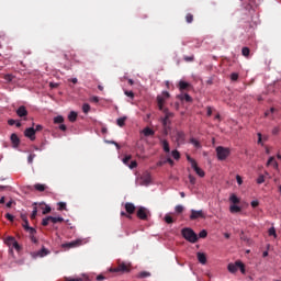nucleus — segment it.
<instances>
[{
  "label": "nucleus",
  "mask_w": 281,
  "mask_h": 281,
  "mask_svg": "<svg viewBox=\"0 0 281 281\" xmlns=\"http://www.w3.org/2000/svg\"><path fill=\"white\" fill-rule=\"evenodd\" d=\"M165 117L160 119V122L162 124L164 133L165 135H168V131H170V117H175V113L168 111V109L164 110Z\"/></svg>",
  "instance_id": "obj_1"
},
{
  "label": "nucleus",
  "mask_w": 281,
  "mask_h": 281,
  "mask_svg": "<svg viewBox=\"0 0 281 281\" xmlns=\"http://www.w3.org/2000/svg\"><path fill=\"white\" fill-rule=\"evenodd\" d=\"M181 234L183 236V238H186V240H188L189 243H196L199 240V236L196 235V233H194V231L192 228H183L181 231Z\"/></svg>",
  "instance_id": "obj_2"
},
{
  "label": "nucleus",
  "mask_w": 281,
  "mask_h": 281,
  "mask_svg": "<svg viewBox=\"0 0 281 281\" xmlns=\"http://www.w3.org/2000/svg\"><path fill=\"white\" fill-rule=\"evenodd\" d=\"M131 263L128 262H119V266L116 268H111V273H131Z\"/></svg>",
  "instance_id": "obj_3"
},
{
  "label": "nucleus",
  "mask_w": 281,
  "mask_h": 281,
  "mask_svg": "<svg viewBox=\"0 0 281 281\" xmlns=\"http://www.w3.org/2000/svg\"><path fill=\"white\" fill-rule=\"evenodd\" d=\"M229 148L223 146L216 147V155L220 161H225V159L229 157Z\"/></svg>",
  "instance_id": "obj_4"
},
{
  "label": "nucleus",
  "mask_w": 281,
  "mask_h": 281,
  "mask_svg": "<svg viewBox=\"0 0 281 281\" xmlns=\"http://www.w3.org/2000/svg\"><path fill=\"white\" fill-rule=\"evenodd\" d=\"M176 139L177 146H182V144H186V133L182 131H177L176 135L173 136Z\"/></svg>",
  "instance_id": "obj_5"
},
{
  "label": "nucleus",
  "mask_w": 281,
  "mask_h": 281,
  "mask_svg": "<svg viewBox=\"0 0 281 281\" xmlns=\"http://www.w3.org/2000/svg\"><path fill=\"white\" fill-rule=\"evenodd\" d=\"M82 245V240L76 239L69 243H65L61 245L63 249H74L75 247H80Z\"/></svg>",
  "instance_id": "obj_6"
},
{
  "label": "nucleus",
  "mask_w": 281,
  "mask_h": 281,
  "mask_svg": "<svg viewBox=\"0 0 281 281\" xmlns=\"http://www.w3.org/2000/svg\"><path fill=\"white\" fill-rule=\"evenodd\" d=\"M137 218L140 221H148V210L144 206H140L136 213Z\"/></svg>",
  "instance_id": "obj_7"
},
{
  "label": "nucleus",
  "mask_w": 281,
  "mask_h": 281,
  "mask_svg": "<svg viewBox=\"0 0 281 281\" xmlns=\"http://www.w3.org/2000/svg\"><path fill=\"white\" fill-rule=\"evenodd\" d=\"M196 218H205V214H203L202 211H196V210L192 209L190 220L196 221Z\"/></svg>",
  "instance_id": "obj_8"
},
{
  "label": "nucleus",
  "mask_w": 281,
  "mask_h": 281,
  "mask_svg": "<svg viewBox=\"0 0 281 281\" xmlns=\"http://www.w3.org/2000/svg\"><path fill=\"white\" fill-rule=\"evenodd\" d=\"M24 135L25 137H29L31 142H34V139H36V130H34V127H29L25 130Z\"/></svg>",
  "instance_id": "obj_9"
},
{
  "label": "nucleus",
  "mask_w": 281,
  "mask_h": 281,
  "mask_svg": "<svg viewBox=\"0 0 281 281\" xmlns=\"http://www.w3.org/2000/svg\"><path fill=\"white\" fill-rule=\"evenodd\" d=\"M7 244L12 246L18 251H21V249H22L21 245H19V241H16V239L14 237H8L7 238Z\"/></svg>",
  "instance_id": "obj_10"
},
{
  "label": "nucleus",
  "mask_w": 281,
  "mask_h": 281,
  "mask_svg": "<svg viewBox=\"0 0 281 281\" xmlns=\"http://www.w3.org/2000/svg\"><path fill=\"white\" fill-rule=\"evenodd\" d=\"M11 144L13 148H19L20 144H21V139L19 138V136L16 134H11Z\"/></svg>",
  "instance_id": "obj_11"
},
{
  "label": "nucleus",
  "mask_w": 281,
  "mask_h": 281,
  "mask_svg": "<svg viewBox=\"0 0 281 281\" xmlns=\"http://www.w3.org/2000/svg\"><path fill=\"white\" fill-rule=\"evenodd\" d=\"M16 115L18 117H23V120H25V117H27V109L24 105H21L16 110Z\"/></svg>",
  "instance_id": "obj_12"
},
{
  "label": "nucleus",
  "mask_w": 281,
  "mask_h": 281,
  "mask_svg": "<svg viewBox=\"0 0 281 281\" xmlns=\"http://www.w3.org/2000/svg\"><path fill=\"white\" fill-rule=\"evenodd\" d=\"M135 204L131 203V202H126L125 203V211L127 214H135Z\"/></svg>",
  "instance_id": "obj_13"
},
{
  "label": "nucleus",
  "mask_w": 281,
  "mask_h": 281,
  "mask_svg": "<svg viewBox=\"0 0 281 281\" xmlns=\"http://www.w3.org/2000/svg\"><path fill=\"white\" fill-rule=\"evenodd\" d=\"M191 168H193L198 177H205V171H203V169H201L196 162Z\"/></svg>",
  "instance_id": "obj_14"
},
{
  "label": "nucleus",
  "mask_w": 281,
  "mask_h": 281,
  "mask_svg": "<svg viewBox=\"0 0 281 281\" xmlns=\"http://www.w3.org/2000/svg\"><path fill=\"white\" fill-rule=\"evenodd\" d=\"M227 269L229 273H236V271H238V261L235 263H228Z\"/></svg>",
  "instance_id": "obj_15"
},
{
  "label": "nucleus",
  "mask_w": 281,
  "mask_h": 281,
  "mask_svg": "<svg viewBox=\"0 0 281 281\" xmlns=\"http://www.w3.org/2000/svg\"><path fill=\"white\" fill-rule=\"evenodd\" d=\"M196 256H198V260H199V262H200L201 265H206V262H207V257L205 256V254H203V252H198Z\"/></svg>",
  "instance_id": "obj_16"
},
{
  "label": "nucleus",
  "mask_w": 281,
  "mask_h": 281,
  "mask_svg": "<svg viewBox=\"0 0 281 281\" xmlns=\"http://www.w3.org/2000/svg\"><path fill=\"white\" fill-rule=\"evenodd\" d=\"M178 99L181 100V102H192V97H190L188 93L179 94Z\"/></svg>",
  "instance_id": "obj_17"
},
{
  "label": "nucleus",
  "mask_w": 281,
  "mask_h": 281,
  "mask_svg": "<svg viewBox=\"0 0 281 281\" xmlns=\"http://www.w3.org/2000/svg\"><path fill=\"white\" fill-rule=\"evenodd\" d=\"M143 134L145 135V137H151L153 135H155V131H153L150 127H145L143 130Z\"/></svg>",
  "instance_id": "obj_18"
},
{
  "label": "nucleus",
  "mask_w": 281,
  "mask_h": 281,
  "mask_svg": "<svg viewBox=\"0 0 281 281\" xmlns=\"http://www.w3.org/2000/svg\"><path fill=\"white\" fill-rule=\"evenodd\" d=\"M48 218L54 225H56V223H65V218L63 217L48 216Z\"/></svg>",
  "instance_id": "obj_19"
},
{
  "label": "nucleus",
  "mask_w": 281,
  "mask_h": 281,
  "mask_svg": "<svg viewBox=\"0 0 281 281\" xmlns=\"http://www.w3.org/2000/svg\"><path fill=\"white\" fill-rule=\"evenodd\" d=\"M229 212L231 214H238V212H241V209L240 206L233 204L229 206Z\"/></svg>",
  "instance_id": "obj_20"
},
{
  "label": "nucleus",
  "mask_w": 281,
  "mask_h": 281,
  "mask_svg": "<svg viewBox=\"0 0 281 281\" xmlns=\"http://www.w3.org/2000/svg\"><path fill=\"white\" fill-rule=\"evenodd\" d=\"M229 201L231 203H233L234 205H238V203H240V199H238V196L236 194H231L229 196Z\"/></svg>",
  "instance_id": "obj_21"
},
{
  "label": "nucleus",
  "mask_w": 281,
  "mask_h": 281,
  "mask_svg": "<svg viewBox=\"0 0 281 281\" xmlns=\"http://www.w3.org/2000/svg\"><path fill=\"white\" fill-rule=\"evenodd\" d=\"M68 120L69 122H76L78 120V113H76L75 111H71L68 115Z\"/></svg>",
  "instance_id": "obj_22"
},
{
  "label": "nucleus",
  "mask_w": 281,
  "mask_h": 281,
  "mask_svg": "<svg viewBox=\"0 0 281 281\" xmlns=\"http://www.w3.org/2000/svg\"><path fill=\"white\" fill-rule=\"evenodd\" d=\"M49 254V250H47V248L43 247L40 251H37V256H40V258H45V256H47Z\"/></svg>",
  "instance_id": "obj_23"
},
{
  "label": "nucleus",
  "mask_w": 281,
  "mask_h": 281,
  "mask_svg": "<svg viewBox=\"0 0 281 281\" xmlns=\"http://www.w3.org/2000/svg\"><path fill=\"white\" fill-rule=\"evenodd\" d=\"M162 144V149L165 150V153H170V144L168 143V140L164 139L161 140Z\"/></svg>",
  "instance_id": "obj_24"
},
{
  "label": "nucleus",
  "mask_w": 281,
  "mask_h": 281,
  "mask_svg": "<svg viewBox=\"0 0 281 281\" xmlns=\"http://www.w3.org/2000/svg\"><path fill=\"white\" fill-rule=\"evenodd\" d=\"M189 87H190V83H188V82H186V81H180V82H179V89H180V91H186Z\"/></svg>",
  "instance_id": "obj_25"
},
{
  "label": "nucleus",
  "mask_w": 281,
  "mask_h": 281,
  "mask_svg": "<svg viewBox=\"0 0 281 281\" xmlns=\"http://www.w3.org/2000/svg\"><path fill=\"white\" fill-rule=\"evenodd\" d=\"M34 188H35V190H37V192H45L47 187L45 184H42V183H36L34 186Z\"/></svg>",
  "instance_id": "obj_26"
},
{
  "label": "nucleus",
  "mask_w": 281,
  "mask_h": 281,
  "mask_svg": "<svg viewBox=\"0 0 281 281\" xmlns=\"http://www.w3.org/2000/svg\"><path fill=\"white\" fill-rule=\"evenodd\" d=\"M273 166L274 168H278V161H276V157H270L267 161V166Z\"/></svg>",
  "instance_id": "obj_27"
},
{
  "label": "nucleus",
  "mask_w": 281,
  "mask_h": 281,
  "mask_svg": "<svg viewBox=\"0 0 281 281\" xmlns=\"http://www.w3.org/2000/svg\"><path fill=\"white\" fill-rule=\"evenodd\" d=\"M63 122H65V117H63V115L54 117V124H63Z\"/></svg>",
  "instance_id": "obj_28"
},
{
  "label": "nucleus",
  "mask_w": 281,
  "mask_h": 281,
  "mask_svg": "<svg viewBox=\"0 0 281 281\" xmlns=\"http://www.w3.org/2000/svg\"><path fill=\"white\" fill-rule=\"evenodd\" d=\"M190 144H192L194 148H201V143L196 140V138H190Z\"/></svg>",
  "instance_id": "obj_29"
},
{
  "label": "nucleus",
  "mask_w": 281,
  "mask_h": 281,
  "mask_svg": "<svg viewBox=\"0 0 281 281\" xmlns=\"http://www.w3.org/2000/svg\"><path fill=\"white\" fill-rule=\"evenodd\" d=\"M116 124L117 126H124V124H126V116L120 117L116 120Z\"/></svg>",
  "instance_id": "obj_30"
},
{
  "label": "nucleus",
  "mask_w": 281,
  "mask_h": 281,
  "mask_svg": "<svg viewBox=\"0 0 281 281\" xmlns=\"http://www.w3.org/2000/svg\"><path fill=\"white\" fill-rule=\"evenodd\" d=\"M250 49H249V47H243L241 48V54H243V56H245V58H249V54H250Z\"/></svg>",
  "instance_id": "obj_31"
},
{
  "label": "nucleus",
  "mask_w": 281,
  "mask_h": 281,
  "mask_svg": "<svg viewBox=\"0 0 281 281\" xmlns=\"http://www.w3.org/2000/svg\"><path fill=\"white\" fill-rule=\"evenodd\" d=\"M183 210H186V209H184L183 205H181V204H178V205H176V207H175L176 214H183Z\"/></svg>",
  "instance_id": "obj_32"
},
{
  "label": "nucleus",
  "mask_w": 281,
  "mask_h": 281,
  "mask_svg": "<svg viewBox=\"0 0 281 281\" xmlns=\"http://www.w3.org/2000/svg\"><path fill=\"white\" fill-rule=\"evenodd\" d=\"M171 155H172L173 159H176V160L181 159V154L177 149L172 150Z\"/></svg>",
  "instance_id": "obj_33"
},
{
  "label": "nucleus",
  "mask_w": 281,
  "mask_h": 281,
  "mask_svg": "<svg viewBox=\"0 0 281 281\" xmlns=\"http://www.w3.org/2000/svg\"><path fill=\"white\" fill-rule=\"evenodd\" d=\"M237 265H238V269L239 271L245 274V263H243V261L237 260Z\"/></svg>",
  "instance_id": "obj_34"
},
{
  "label": "nucleus",
  "mask_w": 281,
  "mask_h": 281,
  "mask_svg": "<svg viewBox=\"0 0 281 281\" xmlns=\"http://www.w3.org/2000/svg\"><path fill=\"white\" fill-rule=\"evenodd\" d=\"M165 222L168 225H171V223H175V220L172 218V216H170L169 214L165 215Z\"/></svg>",
  "instance_id": "obj_35"
},
{
  "label": "nucleus",
  "mask_w": 281,
  "mask_h": 281,
  "mask_svg": "<svg viewBox=\"0 0 281 281\" xmlns=\"http://www.w3.org/2000/svg\"><path fill=\"white\" fill-rule=\"evenodd\" d=\"M89 111H91V105H89V103H85L82 105V112L87 114Z\"/></svg>",
  "instance_id": "obj_36"
},
{
  "label": "nucleus",
  "mask_w": 281,
  "mask_h": 281,
  "mask_svg": "<svg viewBox=\"0 0 281 281\" xmlns=\"http://www.w3.org/2000/svg\"><path fill=\"white\" fill-rule=\"evenodd\" d=\"M186 21L187 23H192V21H194V15L192 13H188L186 15Z\"/></svg>",
  "instance_id": "obj_37"
},
{
  "label": "nucleus",
  "mask_w": 281,
  "mask_h": 281,
  "mask_svg": "<svg viewBox=\"0 0 281 281\" xmlns=\"http://www.w3.org/2000/svg\"><path fill=\"white\" fill-rule=\"evenodd\" d=\"M269 236H273L274 238H278V234L276 233V228L271 227L268 231Z\"/></svg>",
  "instance_id": "obj_38"
},
{
  "label": "nucleus",
  "mask_w": 281,
  "mask_h": 281,
  "mask_svg": "<svg viewBox=\"0 0 281 281\" xmlns=\"http://www.w3.org/2000/svg\"><path fill=\"white\" fill-rule=\"evenodd\" d=\"M58 210H59L60 212H63V210H67V203H65V202H59V203H58Z\"/></svg>",
  "instance_id": "obj_39"
},
{
  "label": "nucleus",
  "mask_w": 281,
  "mask_h": 281,
  "mask_svg": "<svg viewBox=\"0 0 281 281\" xmlns=\"http://www.w3.org/2000/svg\"><path fill=\"white\" fill-rule=\"evenodd\" d=\"M49 223H50L49 216L43 218V221H42L43 227H47V225H49Z\"/></svg>",
  "instance_id": "obj_40"
},
{
  "label": "nucleus",
  "mask_w": 281,
  "mask_h": 281,
  "mask_svg": "<svg viewBox=\"0 0 281 281\" xmlns=\"http://www.w3.org/2000/svg\"><path fill=\"white\" fill-rule=\"evenodd\" d=\"M143 181H144L145 186H148V183H150V175L144 176Z\"/></svg>",
  "instance_id": "obj_41"
},
{
  "label": "nucleus",
  "mask_w": 281,
  "mask_h": 281,
  "mask_svg": "<svg viewBox=\"0 0 281 281\" xmlns=\"http://www.w3.org/2000/svg\"><path fill=\"white\" fill-rule=\"evenodd\" d=\"M124 94L127 95V98H131L132 100L133 98H135V93L133 91L125 90Z\"/></svg>",
  "instance_id": "obj_42"
},
{
  "label": "nucleus",
  "mask_w": 281,
  "mask_h": 281,
  "mask_svg": "<svg viewBox=\"0 0 281 281\" xmlns=\"http://www.w3.org/2000/svg\"><path fill=\"white\" fill-rule=\"evenodd\" d=\"M257 137H258L257 144H259L260 146H265V143H262V134L258 133Z\"/></svg>",
  "instance_id": "obj_43"
},
{
  "label": "nucleus",
  "mask_w": 281,
  "mask_h": 281,
  "mask_svg": "<svg viewBox=\"0 0 281 281\" xmlns=\"http://www.w3.org/2000/svg\"><path fill=\"white\" fill-rule=\"evenodd\" d=\"M200 238H207V231L203 229L199 233Z\"/></svg>",
  "instance_id": "obj_44"
},
{
  "label": "nucleus",
  "mask_w": 281,
  "mask_h": 281,
  "mask_svg": "<svg viewBox=\"0 0 281 281\" xmlns=\"http://www.w3.org/2000/svg\"><path fill=\"white\" fill-rule=\"evenodd\" d=\"M4 216H5V218H7L8 221H10L11 223H14V215H12V214H10V213H7Z\"/></svg>",
  "instance_id": "obj_45"
},
{
  "label": "nucleus",
  "mask_w": 281,
  "mask_h": 281,
  "mask_svg": "<svg viewBox=\"0 0 281 281\" xmlns=\"http://www.w3.org/2000/svg\"><path fill=\"white\" fill-rule=\"evenodd\" d=\"M189 181H190L191 186H194L196 183V178L192 175H189Z\"/></svg>",
  "instance_id": "obj_46"
},
{
  "label": "nucleus",
  "mask_w": 281,
  "mask_h": 281,
  "mask_svg": "<svg viewBox=\"0 0 281 281\" xmlns=\"http://www.w3.org/2000/svg\"><path fill=\"white\" fill-rule=\"evenodd\" d=\"M183 59L186 60V63H192L194 60V56H184Z\"/></svg>",
  "instance_id": "obj_47"
},
{
  "label": "nucleus",
  "mask_w": 281,
  "mask_h": 281,
  "mask_svg": "<svg viewBox=\"0 0 281 281\" xmlns=\"http://www.w3.org/2000/svg\"><path fill=\"white\" fill-rule=\"evenodd\" d=\"M38 214V210L36 207H34L32 214H31V220L34 221V218H36V215Z\"/></svg>",
  "instance_id": "obj_48"
},
{
  "label": "nucleus",
  "mask_w": 281,
  "mask_h": 281,
  "mask_svg": "<svg viewBox=\"0 0 281 281\" xmlns=\"http://www.w3.org/2000/svg\"><path fill=\"white\" fill-rule=\"evenodd\" d=\"M157 102H158V104H165L166 99L164 97H161V95H158L157 97Z\"/></svg>",
  "instance_id": "obj_49"
},
{
  "label": "nucleus",
  "mask_w": 281,
  "mask_h": 281,
  "mask_svg": "<svg viewBox=\"0 0 281 281\" xmlns=\"http://www.w3.org/2000/svg\"><path fill=\"white\" fill-rule=\"evenodd\" d=\"M26 232L30 234V236H35V234H36L35 228L32 226Z\"/></svg>",
  "instance_id": "obj_50"
},
{
  "label": "nucleus",
  "mask_w": 281,
  "mask_h": 281,
  "mask_svg": "<svg viewBox=\"0 0 281 281\" xmlns=\"http://www.w3.org/2000/svg\"><path fill=\"white\" fill-rule=\"evenodd\" d=\"M139 278H150V272L143 271L139 273Z\"/></svg>",
  "instance_id": "obj_51"
},
{
  "label": "nucleus",
  "mask_w": 281,
  "mask_h": 281,
  "mask_svg": "<svg viewBox=\"0 0 281 281\" xmlns=\"http://www.w3.org/2000/svg\"><path fill=\"white\" fill-rule=\"evenodd\" d=\"M34 157H36V154H31V155H29V157H27V162H29V164H33Z\"/></svg>",
  "instance_id": "obj_52"
},
{
  "label": "nucleus",
  "mask_w": 281,
  "mask_h": 281,
  "mask_svg": "<svg viewBox=\"0 0 281 281\" xmlns=\"http://www.w3.org/2000/svg\"><path fill=\"white\" fill-rule=\"evenodd\" d=\"M132 158H133V156H131V155L126 156L125 158H123V164L128 166V161H131Z\"/></svg>",
  "instance_id": "obj_53"
},
{
  "label": "nucleus",
  "mask_w": 281,
  "mask_h": 281,
  "mask_svg": "<svg viewBox=\"0 0 281 281\" xmlns=\"http://www.w3.org/2000/svg\"><path fill=\"white\" fill-rule=\"evenodd\" d=\"M231 80H233L234 82H236V80H238V72H233L231 75Z\"/></svg>",
  "instance_id": "obj_54"
},
{
  "label": "nucleus",
  "mask_w": 281,
  "mask_h": 281,
  "mask_svg": "<svg viewBox=\"0 0 281 281\" xmlns=\"http://www.w3.org/2000/svg\"><path fill=\"white\" fill-rule=\"evenodd\" d=\"M187 160L190 161L191 167H193L196 164V160H194L192 157H190L189 155L187 156Z\"/></svg>",
  "instance_id": "obj_55"
},
{
  "label": "nucleus",
  "mask_w": 281,
  "mask_h": 281,
  "mask_svg": "<svg viewBox=\"0 0 281 281\" xmlns=\"http://www.w3.org/2000/svg\"><path fill=\"white\" fill-rule=\"evenodd\" d=\"M22 226H23V228L25 229V232H27L29 231V228L31 227L30 226V222L26 220V222H24L23 224H22Z\"/></svg>",
  "instance_id": "obj_56"
},
{
  "label": "nucleus",
  "mask_w": 281,
  "mask_h": 281,
  "mask_svg": "<svg viewBox=\"0 0 281 281\" xmlns=\"http://www.w3.org/2000/svg\"><path fill=\"white\" fill-rule=\"evenodd\" d=\"M90 102H94V104H98L100 102V99L98 97H91Z\"/></svg>",
  "instance_id": "obj_57"
},
{
  "label": "nucleus",
  "mask_w": 281,
  "mask_h": 281,
  "mask_svg": "<svg viewBox=\"0 0 281 281\" xmlns=\"http://www.w3.org/2000/svg\"><path fill=\"white\" fill-rule=\"evenodd\" d=\"M257 183H265V176H259L257 179Z\"/></svg>",
  "instance_id": "obj_58"
},
{
  "label": "nucleus",
  "mask_w": 281,
  "mask_h": 281,
  "mask_svg": "<svg viewBox=\"0 0 281 281\" xmlns=\"http://www.w3.org/2000/svg\"><path fill=\"white\" fill-rule=\"evenodd\" d=\"M131 170H133V168H137V161L133 160L130 166Z\"/></svg>",
  "instance_id": "obj_59"
},
{
  "label": "nucleus",
  "mask_w": 281,
  "mask_h": 281,
  "mask_svg": "<svg viewBox=\"0 0 281 281\" xmlns=\"http://www.w3.org/2000/svg\"><path fill=\"white\" fill-rule=\"evenodd\" d=\"M236 181L238 183V186H243V178L240 176H236Z\"/></svg>",
  "instance_id": "obj_60"
},
{
  "label": "nucleus",
  "mask_w": 281,
  "mask_h": 281,
  "mask_svg": "<svg viewBox=\"0 0 281 281\" xmlns=\"http://www.w3.org/2000/svg\"><path fill=\"white\" fill-rule=\"evenodd\" d=\"M31 241L34 243V245H36V243H38V239L36 238V236L34 235H30Z\"/></svg>",
  "instance_id": "obj_61"
},
{
  "label": "nucleus",
  "mask_w": 281,
  "mask_h": 281,
  "mask_svg": "<svg viewBox=\"0 0 281 281\" xmlns=\"http://www.w3.org/2000/svg\"><path fill=\"white\" fill-rule=\"evenodd\" d=\"M8 124H9V126H14V124H16V121L14 119H10L8 121Z\"/></svg>",
  "instance_id": "obj_62"
},
{
  "label": "nucleus",
  "mask_w": 281,
  "mask_h": 281,
  "mask_svg": "<svg viewBox=\"0 0 281 281\" xmlns=\"http://www.w3.org/2000/svg\"><path fill=\"white\" fill-rule=\"evenodd\" d=\"M49 212H52V207L46 206L45 210L43 211V214H49Z\"/></svg>",
  "instance_id": "obj_63"
},
{
  "label": "nucleus",
  "mask_w": 281,
  "mask_h": 281,
  "mask_svg": "<svg viewBox=\"0 0 281 281\" xmlns=\"http://www.w3.org/2000/svg\"><path fill=\"white\" fill-rule=\"evenodd\" d=\"M250 205H251V207H258V205H260V202H258V201H252V202L250 203Z\"/></svg>",
  "instance_id": "obj_64"
}]
</instances>
